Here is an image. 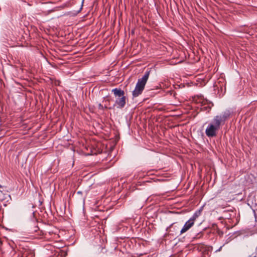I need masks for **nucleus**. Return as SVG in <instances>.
Masks as SVG:
<instances>
[{
	"instance_id": "obj_1",
	"label": "nucleus",
	"mask_w": 257,
	"mask_h": 257,
	"mask_svg": "<svg viewBox=\"0 0 257 257\" xmlns=\"http://www.w3.org/2000/svg\"><path fill=\"white\" fill-rule=\"evenodd\" d=\"M150 73V71H146L144 76L138 80L135 88L132 92L134 97H138L139 95L142 94L149 78Z\"/></svg>"
},
{
	"instance_id": "obj_2",
	"label": "nucleus",
	"mask_w": 257,
	"mask_h": 257,
	"mask_svg": "<svg viewBox=\"0 0 257 257\" xmlns=\"http://www.w3.org/2000/svg\"><path fill=\"white\" fill-rule=\"evenodd\" d=\"M112 92L115 97H118L113 105L114 107L117 108H122L124 107L126 103V97L124 95V91L120 88H114L112 90Z\"/></svg>"
},
{
	"instance_id": "obj_3",
	"label": "nucleus",
	"mask_w": 257,
	"mask_h": 257,
	"mask_svg": "<svg viewBox=\"0 0 257 257\" xmlns=\"http://www.w3.org/2000/svg\"><path fill=\"white\" fill-rule=\"evenodd\" d=\"M222 125L219 121L214 117L206 128V135L208 137H215L217 135V132Z\"/></svg>"
},
{
	"instance_id": "obj_4",
	"label": "nucleus",
	"mask_w": 257,
	"mask_h": 257,
	"mask_svg": "<svg viewBox=\"0 0 257 257\" xmlns=\"http://www.w3.org/2000/svg\"><path fill=\"white\" fill-rule=\"evenodd\" d=\"M230 114V111L229 110H226L221 114L215 116L214 117L223 125L225 123V121L229 118Z\"/></svg>"
},
{
	"instance_id": "obj_5",
	"label": "nucleus",
	"mask_w": 257,
	"mask_h": 257,
	"mask_svg": "<svg viewBox=\"0 0 257 257\" xmlns=\"http://www.w3.org/2000/svg\"><path fill=\"white\" fill-rule=\"evenodd\" d=\"M202 211V208H200L198 210L196 211L192 217L187 222H185L184 225H193L194 224V221L201 215V213Z\"/></svg>"
},
{
	"instance_id": "obj_6",
	"label": "nucleus",
	"mask_w": 257,
	"mask_h": 257,
	"mask_svg": "<svg viewBox=\"0 0 257 257\" xmlns=\"http://www.w3.org/2000/svg\"><path fill=\"white\" fill-rule=\"evenodd\" d=\"M21 257H34V254L32 251L25 250L22 254Z\"/></svg>"
},
{
	"instance_id": "obj_7",
	"label": "nucleus",
	"mask_w": 257,
	"mask_h": 257,
	"mask_svg": "<svg viewBox=\"0 0 257 257\" xmlns=\"http://www.w3.org/2000/svg\"><path fill=\"white\" fill-rule=\"evenodd\" d=\"M191 226H184L183 228L181 230V233H183L188 230Z\"/></svg>"
},
{
	"instance_id": "obj_8",
	"label": "nucleus",
	"mask_w": 257,
	"mask_h": 257,
	"mask_svg": "<svg viewBox=\"0 0 257 257\" xmlns=\"http://www.w3.org/2000/svg\"><path fill=\"white\" fill-rule=\"evenodd\" d=\"M31 217L32 218V219L34 220L33 223H35V222H38V221L36 219L35 213L33 211H32V212L31 213Z\"/></svg>"
},
{
	"instance_id": "obj_9",
	"label": "nucleus",
	"mask_w": 257,
	"mask_h": 257,
	"mask_svg": "<svg viewBox=\"0 0 257 257\" xmlns=\"http://www.w3.org/2000/svg\"><path fill=\"white\" fill-rule=\"evenodd\" d=\"M35 227L37 229L38 228V226H35Z\"/></svg>"
},
{
	"instance_id": "obj_10",
	"label": "nucleus",
	"mask_w": 257,
	"mask_h": 257,
	"mask_svg": "<svg viewBox=\"0 0 257 257\" xmlns=\"http://www.w3.org/2000/svg\"><path fill=\"white\" fill-rule=\"evenodd\" d=\"M102 106V105L101 104H99V107H101Z\"/></svg>"
},
{
	"instance_id": "obj_11",
	"label": "nucleus",
	"mask_w": 257,
	"mask_h": 257,
	"mask_svg": "<svg viewBox=\"0 0 257 257\" xmlns=\"http://www.w3.org/2000/svg\"><path fill=\"white\" fill-rule=\"evenodd\" d=\"M1 187V186L0 185V188Z\"/></svg>"
}]
</instances>
